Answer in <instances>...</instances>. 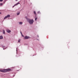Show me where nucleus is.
<instances>
[{
    "instance_id": "9d476101",
    "label": "nucleus",
    "mask_w": 78,
    "mask_h": 78,
    "mask_svg": "<svg viewBox=\"0 0 78 78\" xmlns=\"http://www.w3.org/2000/svg\"><path fill=\"white\" fill-rule=\"evenodd\" d=\"M19 23H20V24L22 25V23H22V22H20Z\"/></svg>"
},
{
    "instance_id": "ddd939ff",
    "label": "nucleus",
    "mask_w": 78,
    "mask_h": 78,
    "mask_svg": "<svg viewBox=\"0 0 78 78\" xmlns=\"http://www.w3.org/2000/svg\"><path fill=\"white\" fill-rule=\"evenodd\" d=\"M19 14H20V13H18L17 14V15H19Z\"/></svg>"
},
{
    "instance_id": "4be33fe9",
    "label": "nucleus",
    "mask_w": 78,
    "mask_h": 78,
    "mask_svg": "<svg viewBox=\"0 0 78 78\" xmlns=\"http://www.w3.org/2000/svg\"><path fill=\"white\" fill-rule=\"evenodd\" d=\"M16 0V1H17V0Z\"/></svg>"
},
{
    "instance_id": "4468645a",
    "label": "nucleus",
    "mask_w": 78,
    "mask_h": 78,
    "mask_svg": "<svg viewBox=\"0 0 78 78\" xmlns=\"http://www.w3.org/2000/svg\"><path fill=\"white\" fill-rule=\"evenodd\" d=\"M38 14H40V13H41V12H38Z\"/></svg>"
},
{
    "instance_id": "f3484780",
    "label": "nucleus",
    "mask_w": 78,
    "mask_h": 78,
    "mask_svg": "<svg viewBox=\"0 0 78 78\" xmlns=\"http://www.w3.org/2000/svg\"><path fill=\"white\" fill-rule=\"evenodd\" d=\"M0 2H3V0H0Z\"/></svg>"
},
{
    "instance_id": "aec40b11",
    "label": "nucleus",
    "mask_w": 78,
    "mask_h": 78,
    "mask_svg": "<svg viewBox=\"0 0 78 78\" xmlns=\"http://www.w3.org/2000/svg\"><path fill=\"white\" fill-rule=\"evenodd\" d=\"M3 47H5V46H2Z\"/></svg>"
},
{
    "instance_id": "f257e3e1",
    "label": "nucleus",
    "mask_w": 78,
    "mask_h": 78,
    "mask_svg": "<svg viewBox=\"0 0 78 78\" xmlns=\"http://www.w3.org/2000/svg\"><path fill=\"white\" fill-rule=\"evenodd\" d=\"M11 69H4V70H0V72H4V73H5L7 72V71H10Z\"/></svg>"
},
{
    "instance_id": "6ab92c4d",
    "label": "nucleus",
    "mask_w": 78,
    "mask_h": 78,
    "mask_svg": "<svg viewBox=\"0 0 78 78\" xmlns=\"http://www.w3.org/2000/svg\"><path fill=\"white\" fill-rule=\"evenodd\" d=\"M22 36L23 37H24V36L23 35H22Z\"/></svg>"
},
{
    "instance_id": "a211bd4d",
    "label": "nucleus",
    "mask_w": 78,
    "mask_h": 78,
    "mask_svg": "<svg viewBox=\"0 0 78 78\" xmlns=\"http://www.w3.org/2000/svg\"><path fill=\"white\" fill-rule=\"evenodd\" d=\"M20 33H21V35H22V33L21 32H20Z\"/></svg>"
},
{
    "instance_id": "f8f14e48",
    "label": "nucleus",
    "mask_w": 78,
    "mask_h": 78,
    "mask_svg": "<svg viewBox=\"0 0 78 78\" xmlns=\"http://www.w3.org/2000/svg\"><path fill=\"white\" fill-rule=\"evenodd\" d=\"M37 18H36L35 19V20H37Z\"/></svg>"
},
{
    "instance_id": "39448f33",
    "label": "nucleus",
    "mask_w": 78,
    "mask_h": 78,
    "mask_svg": "<svg viewBox=\"0 0 78 78\" xmlns=\"http://www.w3.org/2000/svg\"><path fill=\"white\" fill-rule=\"evenodd\" d=\"M19 4H20V3L18 2L14 6H16L17 5H19Z\"/></svg>"
},
{
    "instance_id": "6e6552de",
    "label": "nucleus",
    "mask_w": 78,
    "mask_h": 78,
    "mask_svg": "<svg viewBox=\"0 0 78 78\" xmlns=\"http://www.w3.org/2000/svg\"><path fill=\"white\" fill-rule=\"evenodd\" d=\"M7 18H8V17H7V16H5V17L4 18V19H7Z\"/></svg>"
},
{
    "instance_id": "7ed1b4c3",
    "label": "nucleus",
    "mask_w": 78,
    "mask_h": 78,
    "mask_svg": "<svg viewBox=\"0 0 78 78\" xmlns=\"http://www.w3.org/2000/svg\"><path fill=\"white\" fill-rule=\"evenodd\" d=\"M24 38L25 39H29V37L26 36L24 37Z\"/></svg>"
},
{
    "instance_id": "1a4fd4ad",
    "label": "nucleus",
    "mask_w": 78,
    "mask_h": 78,
    "mask_svg": "<svg viewBox=\"0 0 78 78\" xmlns=\"http://www.w3.org/2000/svg\"><path fill=\"white\" fill-rule=\"evenodd\" d=\"M3 34H5V30H3Z\"/></svg>"
},
{
    "instance_id": "5701e85b",
    "label": "nucleus",
    "mask_w": 78,
    "mask_h": 78,
    "mask_svg": "<svg viewBox=\"0 0 78 78\" xmlns=\"http://www.w3.org/2000/svg\"><path fill=\"white\" fill-rule=\"evenodd\" d=\"M0 14H1V12H0Z\"/></svg>"
},
{
    "instance_id": "2eb2a0df",
    "label": "nucleus",
    "mask_w": 78,
    "mask_h": 78,
    "mask_svg": "<svg viewBox=\"0 0 78 78\" xmlns=\"http://www.w3.org/2000/svg\"><path fill=\"white\" fill-rule=\"evenodd\" d=\"M0 5H1V6H2V5H3V4L1 3L0 4Z\"/></svg>"
},
{
    "instance_id": "b1692460",
    "label": "nucleus",
    "mask_w": 78,
    "mask_h": 78,
    "mask_svg": "<svg viewBox=\"0 0 78 78\" xmlns=\"http://www.w3.org/2000/svg\"><path fill=\"white\" fill-rule=\"evenodd\" d=\"M26 19H27V17H26Z\"/></svg>"
},
{
    "instance_id": "20e7f679",
    "label": "nucleus",
    "mask_w": 78,
    "mask_h": 78,
    "mask_svg": "<svg viewBox=\"0 0 78 78\" xmlns=\"http://www.w3.org/2000/svg\"><path fill=\"white\" fill-rule=\"evenodd\" d=\"M7 33H10V32H11V30L7 29Z\"/></svg>"
},
{
    "instance_id": "423d86ee",
    "label": "nucleus",
    "mask_w": 78,
    "mask_h": 78,
    "mask_svg": "<svg viewBox=\"0 0 78 78\" xmlns=\"http://www.w3.org/2000/svg\"><path fill=\"white\" fill-rule=\"evenodd\" d=\"M3 38V36H0V39H2Z\"/></svg>"
},
{
    "instance_id": "dca6fc26",
    "label": "nucleus",
    "mask_w": 78,
    "mask_h": 78,
    "mask_svg": "<svg viewBox=\"0 0 78 78\" xmlns=\"http://www.w3.org/2000/svg\"><path fill=\"white\" fill-rule=\"evenodd\" d=\"M34 14H36V12L34 11Z\"/></svg>"
},
{
    "instance_id": "9b49d317",
    "label": "nucleus",
    "mask_w": 78,
    "mask_h": 78,
    "mask_svg": "<svg viewBox=\"0 0 78 78\" xmlns=\"http://www.w3.org/2000/svg\"><path fill=\"white\" fill-rule=\"evenodd\" d=\"M20 42V39L18 41V42Z\"/></svg>"
},
{
    "instance_id": "412c9836",
    "label": "nucleus",
    "mask_w": 78,
    "mask_h": 78,
    "mask_svg": "<svg viewBox=\"0 0 78 78\" xmlns=\"http://www.w3.org/2000/svg\"><path fill=\"white\" fill-rule=\"evenodd\" d=\"M37 37H39V36H37Z\"/></svg>"
},
{
    "instance_id": "0eeeda50",
    "label": "nucleus",
    "mask_w": 78,
    "mask_h": 78,
    "mask_svg": "<svg viewBox=\"0 0 78 78\" xmlns=\"http://www.w3.org/2000/svg\"><path fill=\"white\" fill-rule=\"evenodd\" d=\"M7 16V17H10V15H8Z\"/></svg>"
},
{
    "instance_id": "f03ea898",
    "label": "nucleus",
    "mask_w": 78,
    "mask_h": 78,
    "mask_svg": "<svg viewBox=\"0 0 78 78\" xmlns=\"http://www.w3.org/2000/svg\"><path fill=\"white\" fill-rule=\"evenodd\" d=\"M34 22V20L33 19H32L31 20H29V23L30 24V25H31V24H33Z\"/></svg>"
}]
</instances>
